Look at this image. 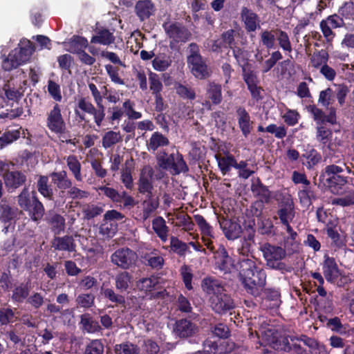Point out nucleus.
<instances>
[{"label":"nucleus","instance_id":"5","mask_svg":"<svg viewBox=\"0 0 354 354\" xmlns=\"http://www.w3.org/2000/svg\"><path fill=\"white\" fill-rule=\"evenodd\" d=\"M344 169L342 167L330 165L325 167L324 172L321 174L320 178L325 179L327 186L333 194H339L342 187L348 183L347 177L340 174Z\"/></svg>","mask_w":354,"mask_h":354},{"label":"nucleus","instance_id":"54","mask_svg":"<svg viewBox=\"0 0 354 354\" xmlns=\"http://www.w3.org/2000/svg\"><path fill=\"white\" fill-rule=\"evenodd\" d=\"M301 204L305 207H309L312 204V200L315 198L314 192L308 187H304L298 193Z\"/></svg>","mask_w":354,"mask_h":354},{"label":"nucleus","instance_id":"39","mask_svg":"<svg viewBox=\"0 0 354 354\" xmlns=\"http://www.w3.org/2000/svg\"><path fill=\"white\" fill-rule=\"evenodd\" d=\"M331 203L342 207L354 205V189H348L339 197L333 198Z\"/></svg>","mask_w":354,"mask_h":354},{"label":"nucleus","instance_id":"18","mask_svg":"<svg viewBox=\"0 0 354 354\" xmlns=\"http://www.w3.org/2000/svg\"><path fill=\"white\" fill-rule=\"evenodd\" d=\"M174 330L180 337L186 338L195 335L198 326L187 319H182L176 322Z\"/></svg>","mask_w":354,"mask_h":354},{"label":"nucleus","instance_id":"41","mask_svg":"<svg viewBox=\"0 0 354 354\" xmlns=\"http://www.w3.org/2000/svg\"><path fill=\"white\" fill-rule=\"evenodd\" d=\"M37 188L38 192L48 200L53 198V190L48 184V177L46 176H40L37 182Z\"/></svg>","mask_w":354,"mask_h":354},{"label":"nucleus","instance_id":"3","mask_svg":"<svg viewBox=\"0 0 354 354\" xmlns=\"http://www.w3.org/2000/svg\"><path fill=\"white\" fill-rule=\"evenodd\" d=\"M17 203L21 208L28 213L33 221H39L43 217L45 209L35 192H32L30 194L28 189L24 187L17 196Z\"/></svg>","mask_w":354,"mask_h":354},{"label":"nucleus","instance_id":"52","mask_svg":"<svg viewBox=\"0 0 354 354\" xmlns=\"http://www.w3.org/2000/svg\"><path fill=\"white\" fill-rule=\"evenodd\" d=\"M104 346L101 339L91 340L85 348L84 354H104Z\"/></svg>","mask_w":354,"mask_h":354},{"label":"nucleus","instance_id":"11","mask_svg":"<svg viewBox=\"0 0 354 354\" xmlns=\"http://www.w3.org/2000/svg\"><path fill=\"white\" fill-rule=\"evenodd\" d=\"M133 106V104L128 100L123 103V110L116 106L113 107L112 109L109 108L108 113H111V115L107 116L106 120L109 122L113 123V121L119 120L124 113H125L129 119L140 118L142 114L140 112L136 111Z\"/></svg>","mask_w":354,"mask_h":354},{"label":"nucleus","instance_id":"19","mask_svg":"<svg viewBox=\"0 0 354 354\" xmlns=\"http://www.w3.org/2000/svg\"><path fill=\"white\" fill-rule=\"evenodd\" d=\"M236 115L238 126L242 133H251L254 122L251 120L250 115L245 107L239 106L236 108Z\"/></svg>","mask_w":354,"mask_h":354},{"label":"nucleus","instance_id":"37","mask_svg":"<svg viewBox=\"0 0 354 354\" xmlns=\"http://www.w3.org/2000/svg\"><path fill=\"white\" fill-rule=\"evenodd\" d=\"M262 339L275 349L280 347L279 342H281V339H278V331L273 327L268 328L260 331Z\"/></svg>","mask_w":354,"mask_h":354},{"label":"nucleus","instance_id":"28","mask_svg":"<svg viewBox=\"0 0 354 354\" xmlns=\"http://www.w3.org/2000/svg\"><path fill=\"white\" fill-rule=\"evenodd\" d=\"M232 53L237 64L241 68L242 75L250 71H254L252 69V65L248 62V53L244 49L236 47L232 49Z\"/></svg>","mask_w":354,"mask_h":354},{"label":"nucleus","instance_id":"47","mask_svg":"<svg viewBox=\"0 0 354 354\" xmlns=\"http://www.w3.org/2000/svg\"><path fill=\"white\" fill-rule=\"evenodd\" d=\"M52 230L55 234H59L65 229V218L59 214H54L48 218Z\"/></svg>","mask_w":354,"mask_h":354},{"label":"nucleus","instance_id":"9","mask_svg":"<svg viewBox=\"0 0 354 354\" xmlns=\"http://www.w3.org/2000/svg\"><path fill=\"white\" fill-rule=\"evenodd\" d=\"M279 209L277 215L281 223L291 222L295 216V203L289 194H280L277 198Z\"/></svg>","mask_w":354,"mask_h":354},{"label":"nucleus","instance_id":"63","mask_svg":"<svg viewBox=\"0 0 354 354\" xmlns=\"http://www.w3.org/2000/svg\"><path fill=\"white\" fill-rule=\"evenodd\" d=\"M100 227V233L107 237H112L118 230V225L115 223L104 221Z\"/></svg>","mask_w":354,"mask_h":354},{"label":"nucleus","instance_id":"49","mask_svg":"<svg viewBox=\"0 0 354 354\" xmlns=\"http://www.w3.org/2000/svg\"><path fill=\"white\" fill-rule=\"evenodd\" d=\"M187 171L188 167L185 162L183 156L178 151H176L174 156L171 173L173 174H179L180 173H185Z\"/></svg>","mask_w":354,"mask_h":354},{"label":"nucleus","instance_id":"36","mask_svg":"<svg viewBox=\"0 0 354 354\" xmlns=\"http://www.w3.org/2000/svg\"><path fill=\"white\" fill-rule=\"evenodd\" d=\"M146 265L153 269L160 270L164 265V259L160 255L157 250H153L151 252L146 253L144 257Z\"/></svg>","mask_w":354,"mask_h":354},{"label":"nucleus","instance_id":"26","mask_svg":"<svg viewBox=\"0 0 354 354\" xmlns=\"http://www.w3.org/2000/svg\"><path fill=\"white\" fill-rule=\"evenodd\" d=\"M52 247L56 250L75 252L76 245L72 236L66 235L55 237L52 241Z\"/></svg>","mask_w":354,"mask_h":354},{"label":"nucleus","instance_id":"21","mask_svg":"<svg viewBox=\"0 0 354 354\" xmlns=\"http://www.w3.org/2000/svg\"><path fill=\"white\" fill-rule=\"evenodd\" d=\"M239 279L254 277L256 275L259 270H264L263 269L258 267L256 262L250 258L243 257L239 260Z\"/></svg>","mask_w":354,"mask_h":354},{"label":"nucleus","instance_id":"57","mask_svg":"<svg viewBox=\"0 0 354 354\" xmlns=\"http://www.w3.org/2000/svg\"><path fill=\"white\" fill-rule=\"evenodd\" d=\"M149 88L152 92V94L158 95L161 94V91L162 90V84L159 78L158 75L156 73L150 72L149 77Z\"/></svg>","mask_w":354,"mask_h":354},{"label":"nucleus","instance_id":"4","mask_svg":"<svg viewBox=\"0 0 354 354\" xmlns=\"http://www.w3.org/2000/svg\"><path fill=\"white\" fill-rule=\"evenodd\" d=\"M189 55L187 57V63L192 74L198 80H205L210 76V72L206 61L200 54V48L197 44H189Z\"/></svg>","mask_w":354,"mask_h":354},{"label":"nucleus","instance_id":"35","mask_svg":"<svg viewBox=\"0 0 354 354\" xmlns=\"http://www.w3.org/2000/svg\"><path fill=\"white\" fill-rule=\"evenodd\" d=\"M80 324L82 329L88 333L98 332L101 328L98 322L94 320L88 313H85L80 316Z\"/></svg>","mask_w":354,"mask_h":354},{"label":"nucleus","instance_id":"15","mask_svg":"<svg viewBox=\"0 0 354 354\" xmlns=\"http://www.w3.org/2000/svg\"><path fill=\"white\" fill-rule=\"evenodd\" d=\"M242 76L251 94L252 98L257 102L261 100L263 98V96L261 95V92L263 91V89L259 85L260 81L256 73L254 71H250L246 74H243Z\"/></svg>","mask_w":354,"mask_h":354},{"label":"nucleus","instance_id":"48","mask_svg":"<svg viewBox=\"0 0 354 354\" xmlns=\"http://www.w3.org/2000/svg\"><path fill=\"white\" fill-rule=\"evenodd\" d=\"M29 295V289L27 285L21 283L14 288L12 290V299L18 303L23 302Z\"/></svg>","mask_w":354,"mask_h":354},{"label":"nucleus","instance_id":"38","mask_svg":"<svg viewBox=\"0 0 354 354\" xmlns=\"http://www.w3.org/2000/svg\"><path fill=\"white\" fill-rule=\"evenodd\" d=\"M113 351L115 354H141L140 346L129 341L115 344Z\"/></svg>","mask_w":354,"mask_h":354},{"label":"nucleus","instance_id":"17","mask_svg":"<svg viewBox=\"0 0 354 354\" xmlns=\"http://www.w3.org/2000/svg\"><path fill=\"white\" fill-rule=\"evenodd\" d=\"M322 269L325 279L330 283H334L340 274L339 269L333 257H324Z\"/></svg>","mask_w":354,"mask_h":354},{"label":"nucleus","instance_id":"56","mask_svg":"<svg viewBox=\"0 0 354 354\" xmlns=\"http://www.w3.org/2000/svg\"><path fill=\"white\" fill-rule=\"evenodd\" d=\"M282 57V55L279 50L272 52L270 57L263 63L262 73H266L269 72Z\"/></svg>","mask_w":354,"mask_h":354},{"label":"nucleus","instance_id":"50","mask_svg":"<svg viewBox=\"0 0 354 354\" xmlns=\"http://www.w3.org/2000/svg\"><path fill=\"white\" fill-rule=\"evenodd\" d=\"M175 153L167 156L165 152L160 153L157 157L158 166L163 169H169L171 171Z\"/></svg>","mask_w":354,"mask_h":354},{"label":"nucleus","instance_id":"25","mask_svg":"<svg viewBox=\"0 0 354 354\" xmlns=\"http://www.w3.org/2000/svg\"><path fill=\"white\" fill-rule=\"evenodd\" d=\"M52 178V182L56 186V187L60 189L59 193L60 196H64V190L68 189L72 185V181L68 178L66 171H61L59 172H53L50 174Z\"/></svg>","mask_w":354,"mask_h":354},{"label":"nucleus","instance_id":"58","mask_svg":"<svg viewBox=\"0 0 354 354\" xmlns=\"http://www.w3.org/2000/svg\"><path fill=\"white\" fill-rule=\"evenodd\" d=\"M236 34V32L234 29H229L221 34V38L224 48H234Z\"/></svg>","mask_w":354,"mask_h":354},{"label":"nucleus","instance_id":"10","mask_svg":"<svg viewBox=\"0 0 354 354\" xmlns=\"http://www.w3.org/2000/svg\"><path fill=\"white\" fill-rule=\"evenodd\" d=\"M210 306L218 314H223L234 308V303L225 290L219 294H214L209 299Z\"/></svg>","mask_w":354,"mask_h":354},{"label":"nucleus","instance_id":"53","mask_svg":"<svg viewBox=\"0 0 354 354\" xmlns=\"http://www.w3.org/2000/svg\"><path fill=\"white\" fill-rule=\"evenodd\" d=\"M170 247L171 250L179 256H185L188 250V245L175 236L170 239Z\"/></svg>","mask_w":354,"mask_h":354},{"label":"nucleus","instance_id":"31","mask_svg":"<svg viewBox=\"0 0 354 354\" xmlns=\"http://www.w3.org/2000/svg\"><path fill=\"white\" fill-rule=\"evenodd\" d=\"M202 288L207 294L214 295L225 290L222 283L218 280L212 278H205L202 281Z\"/></svg>","mask_w":354,"mask_h":354},{"label":"nucleus","instance_id":"42","mask_svg":"<svg viewBox=\"0 0 354 354\" xmlns=\"http://www.w3.org/2000/svg\"><path fill=\"white\" fill-rule=\"evenodd\" d=\"M174 88L177 95L184 100H194L196 98L195 90L191 86L178 82L175 84Z\"/></svg>","mask_w":354,"mask_h":354},{"label":"nucleus","instance_id":"8","mask_svg":"<svg viewBox=\"0 0 354 354\" xmlns=\"http://www.w3.org/2000/svg\"><path fill=\"white\" fill-rule=\"evenodd\" d=\"M162 28L167 37L171 39V44L185 43L192 36L190 31L179 22H165Z\"/></svg>","mask_w":354,"mask_h":354},{"label":"nucleus","instance_id":"27","mask_svg":"<svg viewBox=\"0 0 354 354\" xmlns=\"http://www.w3.org/2000/svg\"><path fill=\"white\" fill-rule=\"evenodd\" d=\"M135 10L140 21L149 19L156 10L155 6L151 0L138 1L136 4Z\"/></svg>","mask_w":354,"mask_h":354},{"label":"nucleus","instance_id":"16","mask_svg":"<svg viewBox=\"0 0 354 354\" xmlns=\"http://www.w3.org/2000/svg\"><path fill=\"white\" fill-rule=\"evenodd\" d=\"M216 265L224 273L230 272L234 268L232 259L223 245H220L215 254Z\"/></svg>","mask_w":354,"mask_h":354},{"label":"nucleus","instance_id":"62","mask_svg":"<svg viewBox=\"0 0 354 354\" xmlns=\"http://www.w3.org/2000/svg\"><path fill=\"white\" fill-rule=\"evenodd\" d=\"M205 156V147L198 142L191 144V149L189 152V156L193 160H198L203 158Z\"/></svg>","mask_w":354,"mask_h":354},{"label":"nucleus","instance_id":"24","mask_svg":"<svg viewBox=\"0 0 354 354\" xmlns=\"http://www.w3.org/2000/svg\"><path fill=\"white\" fill-rule=\"evenodd\" d=\"M219 223L225 237L227 239L234 240L239 237L242 232V229L239 223L225 218L220 221Z\"/></svg>","mask_w":354,"mask_h":354},{"label":"nucleus","instance_id":"20","mask_svg":"<svg viewBox=\"0 0 354 354\" xmlns=\"http://www.w3.org/2000/svg\"><path fill=\"white\" fill-rule=\"evenodd\" d=\"M115 37L113 32L109 29L100 27L95 30V35L91 39V44H100L103 46H109L115 42Z\"/></svg>","mask_w":354,"mask_h":354},{"label":"nucleus","instance_id":"32","mask_svg":"<svg viewBox=\"0 0 354 354\" xmlns=\"http://www.w3.org/2000/svg\"><path fill=\"white\" fill-rule=\"evenodd\" d=\"M132 275L129 272L127 271L120 272L115 278L116 289L120 292L127 291L132 283Z\"/></svg>","mask_w":354,"mask_h":354},{"label":"nucleus","instance_id":"7","mask_svg":"<svg viewBox=\"0 0 354 354\" xmlns=\"http://www.w3.org/2000/svg\"><path fill=\"white\" fill-rule=\"evenodd\" d=\"M245 292L254 297H259L266 283V273L265 270H259L254 277L240 279Z\"/></svg>","mask_w":354,"mask_h":354},{"label":"nucleus","instance_id":"45","mask_svg":"<svg viewBox=\"0 0 354 354\" xmlns=\"http://www.w3.org/2000/svg\"><path fill=\"white\" fill-rule=\"evenodd\" d=\"M207 95L213 104H220L223 99L221 85L214 82L209 83L207 89Z\"/></svg>","mask_w":354,"mask_h":354},{"label":"nucleus","instance_id":"61","mask_svg":"<svg viewBox=\"0 0 354 354\" xmlns=\"http://www.w3.org/2000/svg\"><path fill=\"white\" fill-rule=\"evenodd\" d=\"M223 351L218 342L211 339H207L203 343V353L206 354H222Z\"/></svg>","mask_w":354,"mask_h":354},{"label":"nucleus","instance_id":"59","mask_svg":"<svg viewBox=\"0 0 354 354\" xmlns=\"http://www.w3.org/2000/svg\"><path fill=\"white\" fill-rule=\"evenodd\" d=\"M279 346L280 347H277V349L285 352L293 351L297 354H301L303 353L301 346L297 344H290L288 337H283L281 342H279Z\"/></svg>","mask_w":354,"mask_h":354},{"label":"nucleus","instance_id":"2","mask_svg":"<svg viewBox=\"0 0 354 354\" xmlns=\"http://www.w3.org/2000/svg\"><path fill=\"white\" fill-rule=\"evenodd\" d=\"M260 250L268 268L282 273L291 271V267L283 261L286 257V252L282 247L265 243L260 246Z\"/></svg>","mask_w":354,"mask_h":354},{"label":"nucleus","instance_id":"33","mask_svg":"<svg viewBox=\"0 0 354 354\" xmlns=\"http://www.w3.org/2000/svg\"><path fill=\"white\" fill-rule=\"evenodd\" d=\"M152 228L162 241H167L169 227L162 217L158 216L152 221Z\"/></svg>","mask_w":354,"mask_h":354},{"label":"nucleus","instance_id":"60","mask_svg":"<svg viewBox=\"0 0 354 354\" xmlns=\"http://www.w3.org/2000/svg\"><path fill=\"white\" fill-rule=\"evenodd\" d=\"M142 354H159L160 347L158 344L152 339L144 340L141 348Z\"/></svg>","mask_w":354,"mask_h":354},{"label":"nucleus","instance_id":"34","mask_svg":"<svg viewBox=\"0 0 354 354\" xmlns=\"http://www.w3.org/2000/svg\"><path fill=\"white\" fill-rule=\"evenodd\" d=\"M21 213L17 207H11L6 203L0 205V219L2 222L8 223L15 219Z\"/></svg>","mask_w":354,"mask_h":354},{"label":"nucleus","instance_id":"13","mask_svg":"<svg viewBox=\"0 0 354 354\" xmlns=\"http://www.w3.org/2000/svg\"><path fill=\"white\" fill-rule=\"evenodd\" d=\"M46 125L53 133H64L66 124L61 114L60 106L55 104L47 117Z\"/></svg>","mask_w":354,"mask_h":354},{"label":"nucleus","instance_id":"23","mask_svg":"<svg viewBox=\"0 0 354 354\" xmlns=\"http://www.w3.org/2000/svg\"><path fill=\"white\" fill-rule=\"evenodd\" d=\"M3 177L6 186L12 189L19 187L26 180V175L20 171H8Z\"/></svg>","mask_w":354,"mask_h":354},{"label":"nucleus","instance_id":"22","mask_svg":"<svg viewBox=\"0 0 354 354\" xmlns=\"http://www.w3.org/2000/svg\"><path fill=\"white\" fill-rule=\"evenodd\" d=\"M64 46L69 53L78 55L88 47V40L82 36L74 35L64 42Z\"/></svg>","mask_w":354,"mask_h":354},{"label":"nucleus","instance_id":"6","mask_svg":"<svg viewBox=\"0 0 354 354\" xmlns=\"http://www.w3.org/2000/svg\"><path fill=\"white\" fill-rule=\"evenodd\" d=\"M138 259L136 252L129 248L118 249L111 256V263L122 270L136 267Z\"/></svg>","mask_w":354,"mask_h":354},{"label":"nucleus","instance_id":"43","mask_svg":"<svg viewBox=\"0 0 354 354\" xmlns=\"http://www.w3.org/2000/svg\"><path fill=\"white\" fill-rule=\"evenodd\" d=\"M329 59V55L325 50H320L315 52L310 57V64L315 68H321L324 64H326Z\"/></svg>","mask_w":354,"mask_h":354},{"label":"nucleus","instance_id":"64","mask_svg":"<svg viewBox=\"0 0 354 354\" xmlns=\"http://www.w3.org/2000/svg\"><path fill=\"white\" fill-rule=\"evenodd\" d=\"M169 144L168 139L163 136L162 134H153L149 142V148L155 151L159 147L167 145Z\"/></svg>","mask_w":354,"mask_h":354},{"label":"nucleus","instance_id":"14","mask_svg":"<svg viewBox=\"0 0 354 354\" xmlns=\"http://www.w3.org/2000/svg\"><path fill=\"white\" fill-rule=\"evenodd\" d=\"M240 18L247 32H255L260 28V17L252 9L246 6L241 8Z\"/></svg>","mask_w":354,"mask_h":354},{"label":"nucleus","instance_id":"55","mask_svg":"<svg viewBox=\"0 0 354 354\" xmlns=\"http://www.w3.org/2000/svg\"><path fill=\"white\" fill-rule=\"evenodd\" d=\"M84 218L89 220L101 214L103 212V208L101 206L94 204H86L82 209Z\"/></svg>","mask_w":354,"mask_h":354},{"label":"nucleus","instance_id":"12","mask_svg":"<svg viewBox=\"0 0 354 354\" xmlns=\"http://www.w3.org/2000/svg\"><path fill=\"white\" fill-rule=\"evenodd\" d=\"M153 169L151 166L146 165L142 168L138 183V191L139 193L147 194V196L153 195Z\"/></svg>","mask_w":354,"mask_h":354},{"label":"nucleus","instance_id":"29","mask_svg":"<svg viewBox=\"0 0 354 354\" xmlns=\"http://www.w3.org/2000/svg\"><path fill=\"white\" fill-rule=\"evenodd\" d=\"M251 190L254 196L259 198V202L262 203H269L270 202L272 193L268 187L261 183L259 180L257 183H252Z\"/></svg>","mask_w":354,"mask_h":354},{"label":"nucleus","instance_id":"51","mask_svg":"<svg viewBox=\"0 0 354 354\" xmlns=\"http://www.w3.org/2000/svg\"><path fill=\"white\" fill-rule=\"evenodd\" d=\"M275 32L279 46L285 51L291 52L292 49L288 33L281 29H277Z\"/></svg>","mask_w":354,"mask_h":354},{"label":"nucleus","instance_id":"46","mask_svg":"<svg viewBox=\"0 0 354 354\" xmlns=\"http://www.w3.org/2000/svg\"><path fill=\"white\" fill-rule=\"evenodd\" d=\"M67 166L77 181L81 182V164L75 156H69L66 159Z\"/></svg>","mask_w":354,"mask_h":354},{"label":"nucleus","instance_id":"30","mask_svg":"<svg viewBox=\"0 0 354 354\" xmlns=\"http://www.w3.org/2000/svg\"><path fill=\"white\" fill-rule=\"evenodd\" d=\"M142 213L141 218L143 221H146L158 208L160 205L159 198L158 197L154 198L153 195L147 196V199L142 201Z\"/></svg>","mask_w":354,"mask_h":354},{"label":"nucleus","instance_id":"1","mask_svg":"<svg viewBox=\"0 0 354 354\" xmlns=\"http://www.w3.org/2000/svg\"><path fill=\"white\" fill-rule=\"evenodd\" d=\"M35 50L30 40L20 41L19 47L12 50L2 62L4 71H10L28 62Z\"/></svg>","mask_w":354,"mask_h":354},{"label":"nucleus","instance_id":"44","mask_svg":"<svg viewBox=\"0 0 354 354\" xmlns=\"http://www.w3.org/2000/svg\"><path fill=\"white\" fill-rule=\"evenodd\" d=\"M171 63L172 61L170 57L165 54H161L153 59L152 66L156 71H165L171 65Z\"/></svg>","mask_w":354,"mask_h":354},{"label":"nucleus","instance_id":"40","mask_svg":"<svg viewBox=\"0 0 354 354\" xmlns=\"http://www.w3.org/2000/svg\"><path fill=\"white\" fill-rule=\"evenodd\" d=\"M216 158L218 162V167L223 175L229 173L231 168L234 167V165L235 164L234 157L229 153L223 156L216 155Z\"/></svg>","mask_w":354,"mask_h":354}]
</instances>
